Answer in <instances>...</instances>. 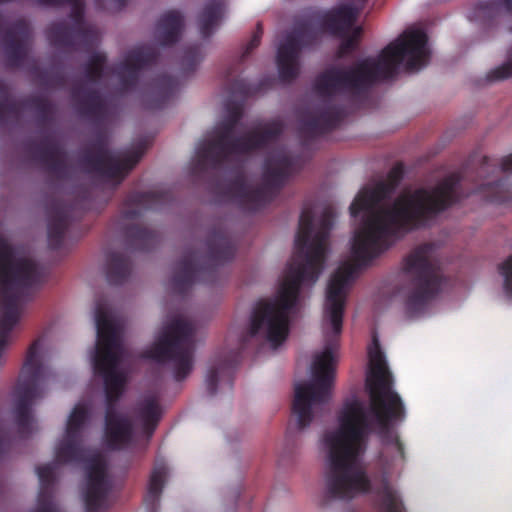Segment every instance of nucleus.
Returning a JSON list of instances; mask_svg holds the SVG:
<instances>
[{
  "label": "nucleus",
  "instance_id": "nucleus-1",
  "mask_svg": "<svg viewBox=\"0 0 512 512\" xmlns=\"http://www.w3.org/2000/svg\"><path fill=\"white\" fill-rule=\"evenodd\" d=\"M404 177L403 164H395L387 181L363 188L350 205V214L365 212L355 232L352 254L356 264L344 263L331 275L323 310L324 350L315 355L311 375H335L336 352L342 333L348 289L357 266H366L387 250L394 238L425 227L439 213L458 201L461 175L451 173L433 188H418L398 196L391 206L381 203L391 197Z\"/></svg>",
  "mask_w": 512,
  "mask_h": 512
},
{
  "label": "nucleus",
  "instance_id": "nucleus-2",
  "mask_svg": "<svg viewBox=\"0 0 512 512\" xmlns=\"http://www.w3.org/2000/svg\"><path fill=\"white\" fill-rule=\"evenodd\" d=\"M334 218V209L330 206L325 207L321 214L319 229L311 239L314 212L310 207L303 208L295 238L296 252L288 264L278 293L274 298L257 302L251 315L250 327L246 334L241 336L238 348L225 355H217L211 363L205 378L210 396L216 395L221 380H226L229 387H232L233 373L248 339L262 332L274 348L287 339L289 316L297 303L301 285L315 284L323 270L326 245Z\"/></svg>",
  "mask_w": 512,
  "mask_h": 512
},
{
  "label": "nucleus",
  "instance_id": "nucleus-3",
  "mask_svg": "<svg viewBox=\"0 0 512 512\" xmlns=\"http://www.w3.org/2000/svg\"><path fill=\"white\" fill-rule=\"evenodd\" d=\"M427 43L428 36L423 30L410 28L388 44L377 58L367 57L347 69L331 67L320 73L314 81V90L325 99V104L318 115L302 122L301 135L315 138L341 124L345 108L332 102L337 94L364 93L376 82L392 79L404 61L409 72L425 67L430 59Z\"/></svg>",
  "mask_w": 512,
  "mask_h": 512
},
{
  "label": "nucleus",
  "instance_id": "nucleus-4",
  "mask_svg": "<svg viewBox=\"0 0 512 512\" xmlns=\"http://www.w3.org/2000/svg\"><path fill=\"white\" fill-rule=\"evenodd\" d=\"M338 422V428L325 433L323 438L328 450L325 497L349 500L371 487L361 458L367 450L373 425L366 403L358 398L344 403Z\"/></svg>",
  "mask_w": 512,
  "mask_h": 512
},
{
  "label": "nucleus",
  "instance_id": "nucleus-5",
  "mask_svg": "<svg viewBox=\"0 0 512 512\" xmlns=\"http://www.w3.org/2000/svg\"><path fill=\"white\" fill-rule=\"evenodd\" d=\"M97 343L92 356L94 374L104 382L106 399L105 440L112 450L128 446L134 437L132 421L116 410L125 385L126 375L119 369L122 361L123 346L117 326L108 311L98 305L95 312Z\"/></svg>",
  "mask_w": 512,
  "mask_h": 512
},
{
  "label": "nucleus",
  "instance_id": "nucleus-6",
  "mask_svg": "<svg viewBox=\"0 0 512 512\" xmlns=\"http://www.w3.org/2000/svg\"><path fill=\"white\" fill-rule=\"evenodd\" d=\"M368 355L366 388L370 398V411L380 427L383 443L393 453L391 465L403 466L406 462L405 447L390 426L393 422L405 419V407L400 395L393 390V377L376 336L373 337V345L369 348Z\"/></svg>",
  "mask_w": 512,
  "mask_h": 512
},
{
  "label": "nucleus",
  "instance_id": "nucleus-7",
  "mask_svg": "<svg viewBox=\"0 0 512 512\" xmlns=\"http://www.w3.org/2000/svg\"><path fill=\"white\" fill-rule=\"evenodd\" d=\"M243 116L239 105L228 108L227 118L218 126L216 137L203 142L196 151L194 169L204 172L208 166L219 168L231 155H247L266 148L275 142L283 132L280 121L266 123L261 129H253L248 133L235 137L234 132Z\"/></svg>",
  "mask_w": 512,
  "mask_h": 512
},
{
  "label": "nucleus",
  "instance_id": "nucleus-8",
  "mask_svg": "<svg viewBox=\"0 0 512 512\" xmlns=\"http://www.w3.org/2000/svg\"><path fill=\"white\" fill-rule=\"evenodd\" d=\"M299 161L285 152H276L266 157L263 167V182L252 187L239 168L235 176L224 185L217 183L215 190L225 199L235 202L245 211L256 212L269 204L280 192L288 178L299 169Z\"/></svg>",
  "mask_w": 512,
  "mask_h": 512
},
{
  "label": "nucleus",
  "instance_id": "nucleus-9",
  "mask_svg": "<svg viewBox=\"0 0 512 512\" xmlns=\"http://www.w3.org/2000/svg\"><path fill=\"white\" fill-rule=\"evenodd\" d=\"M206 247L207 252L204 255L187 250L176 263L171 278L174 293L184 295L195 282H215L220 266L231 261L236 251L230 237L220 228L209 232Z\"/></svg>",
  "mask_w": 512,
  "mask_h": 512
},
{
  "label": "nucleus",
  "instance_id": "nucleus-10",
  "mask_svg": "<svg viewBox=\"0 0 512 512\" xmlns=\"http://www.w3.org/2000/svg\"><path fill=\"white\" fill-rule=\"evenodd\" d=\"M55 457L61 464L86 463L85 510L86 512L106 510L111 481L107 475L106 461L101 454L86 449L82 445V437L65 434L56 447Z\"/></svg>",
  "mask_w": 512,
  "mask_h": 512
},
{
  "label": "nucleus",
  "instance_id": "nucleus-11",
  "mask_svg": "<svg viewBox=\"0 0 512 512\" xmlns=\"http://www.w3.org/2000/svg\"><path fill=\"white\" fill-rule=\"evenodd\" d=\"M195 353V326L181 317L165 326L161 335L144 352V357L167 365L176 381L186 379L193 370Z\"/></svg>",
  "mask_w": 512,
  "mask_h": 512
},
{
  "label": "nucleus",
  "instance_id": "nucleus-12",
  "mask_svg": "<svg viewBox=\"0 0 512 512\" xmlns=\"http://www.w3.org/2000/svg\"><path fill=\"white\" fill-rule=\"evenodd\" d=\"M41 347V339H36L30 345L13 393V412L22 438H27L33 431L32 405L42 396V384L47 376V368L42 363Z\"/></svg>",
  "mask_w": 512,
  "mask_h": 512
},
{
  "label": "nucleus",
  "instance_id": "nucleus-13",
  "mask_svg": "<svg viewBox=\"0 0 512 512\" xmlns=\"http://www.w3.org/2000/svg\"><path fill=\"white\" fill-rule=\"evenodd\" d=\"M433 247L425 243L417 246L404 259V272L409 278L410 291L406 308L410 313L422 311L441 289L442 276L432 259Z\"/></svg>",
  "mask_w": 512,
  "mask_h": 512
},
{
  "label": "nucleus",
  "instance_id": "nucleus-14",
  "mask_svg": "<svg viewBox=\"0 0 512 512\" xmlns=\"http://www.w3.org/2000/svg\"><path fill=\"white\" fill-rule=\"evenodd\" d=\"M144 152L145 147L141 144L121 158L108 149L106 137L98 135L90 147L83 151L80 164L88 172L97 173L103 178L115 180L119 184L137 165Z\"/></svg>",
  "mask_w": 512,
  "mask_h": 512
},
{
  "label": "nucleus",
  "instance_id": "nucleus-15",
  "mask_svg": "<svg viewBox=\"0 0 512 512\" xmlns=\"http://www.w3.org/2000/svg\"><path fill=\"white\" fill-rule=\"evenodd\" d=\"M318 39L317 30L308 20L297 24L279 45L276 56L279 77L290 82L299 73V56L302 48L311 46Z\"/></svg>",
  "mask_w": 512,
  "mask_h": 512
},
{
  "label": "nucleus",
  "instance_id": "nucleus-16",
  "mask_svg": "<svg viewBox=\"0 0 512 512\" xmlns=\"http://www.w3.org/2000/svg\"><path fill=\"white\" fill-rule=\"evenodd\" d=\"M158 50L151 45H140L129 50L125 58L113 67V73L119 79L121 93L136 87L140 72L157 63Z\"/></svg>",
  "mask_w": 512,
  "mask_h": 512
},
{
  "label": "nucleus",
  "instance_id": "nucleus-17",
  "mask_svg": "<svg viewBox=\"0 0 512 512\" xmlns=\"http://www.w3.org/2000/svg\"><path fill=\"white\" fill-rule=\"evenodd\" d=\"M173 197L170 191L132 192L124 203L121 211L123 222H132L140 218L146 210H160L171 203Z\"/></svg>",
  "mask_w": 512,
  "mask_h": 512
},
{
  "label": "nucleus",
  "instance_id": "nucleus-18",
  "mask_svg": "<svg viewBox=\"0 0 512 512\" xmlns=\"http://www.w3.org/2000/svg\"><path fill=\"white\" fill-rule=\"evenodd\" d=\"M33 158L43 164L48 172L58 179H65L69 172L66 153L61 145L51 137L43 138L40 143H30Z\"/></svg>",
  "mask_w": 512,
  "mask_h": 512
},
{
  "label": "nucleus",
  "instance_id": "nucleus-19",
  "mask_svg": "<svg viewBox=\"0 0 512 512\" xmlns=\"http://www.w3.org/2000/svg\"><path fill=\"white\" fill-rule=\"evenodd\" d=\"M359 9L351 5H340L328 11L317 12L313 19L317 21L322 32L335 37H344L354 28Z\"/></svg>",
  "mask_w": 512,
  "mask_h": 512
},
{
  "label": "nucleus",
  "instance_id": "nucleus-20",
  "mask_svg": "<svg viewBox=\"0 0 512 512\" xmlns=\"http://www.w3.org/2000/svg\"><path fill=\"white\" fill-rule=\"evenodd\" d=\"M30 31L24 21H16L4 34L2 46L7 65L20 67L27 56Z\"/></svg>",
  "mask_w": 512,
  "mask_h": 512
},
{
  "label": "nucleus",
  "instance_id": "nucleus-21",
  "mask_svg": "<svg viewBox=\"0 0 512 512\" xmlns=\"http://www.w3.org/2000/svg\"><path fill=\"white\" fill-rule=\"evenodd\" d=\"M73 211V206L59 201L51 205L47 225L48 245L51 249L61 248L65 233L72 225Z\"/></svg>",
  "mask_w": 512,
  "mask_h": 512
},
{
  "label": "nucleus",
  "instance_id": "nucleus-22",
  "mask_svg": "<svg viewBox=\"0 0 512 512\" xmlns=\"http://www.w3.org/2000/svg\"><path fill=\"white\" fill-rule=\"evenodd\" d=\"M72 98L77 102L79 113L85 117L100 120L107 112L106 103L97 89L75 86Z\"/></svg>",
  "mask_w": 512,
  "mask_h": 512
},
{
  "label": "nucleus",
  "instance_id": "nucleus-23",
  "mask_svg": "<svg viewBox=\"0 0 512 512\" xmlns=\"http://www.w3.org/2000/svg\"><path fill=\"white\" fill-rule=\"evenodd\" d=\"M184 26L180 12L172 10L164 13L156 24L155 38L161 46H171L178 42Z\"/></svg>",
  "mask_w": 512,
  "mask_h": 512
},
{
  "label": "nucleus",
  "instance_id": "nucleus-24",
  "mask_svg": "<svg viewBox=\"0 0 512 512\" xmlns=\"http://www.w3.org/2000/svg\"><path fill=\"white\" fill-rule=\"evenodd\" d=\"M134 413L147 439H150L163 413L159 400L155 396L145 397L137 403Z\"/></svg>",
  "mask_w": 512,
  "mask_h": 512
},
{
  "label": "nucleus",
  "instance_id": "nucleus-25",
  "mask_svg": "<svg viewBox=\"0 0 512 512\" xmlns=\"http://www.w3.org/2000/svg\"><path fill=\"white\" fill-rule=\"evenodd\" d=\"M55 469L56 464L54 463H49L37 468L40 489L38 494V507L36 512H59L53 501Z\"/></svg>",
  "mask_w": 512,
  "mask_h": 512
},
{
  "label": "nucleus",
  "instance_id": "nucleus-26",
  "mask_svg": "<svg viewBox=\"0 0 512 512\" xmlns=\"http://www.w3.org/2000/svg\"><path fill=\"white\" fill-rule=\"evenodd\" d=\"M504 14H512V0H484L475 5L470 19L491 25Z\"/></svg>",
  "mask_w": 512,
  "mask_h": 512
},
{
  "label": "nucleus",
  "instance_id": "nucleus-27",
  "mask_svg": "<svg viewBox=\"0 0 512 512\" xmlns=\"http://www.w3.org/2000/svg\"><path fill=\"white\" fill-rule=\"evenodd\" d=\"M226 12L225 0H209L203 7L198 16V25L200 34L203 38H209Z\"/></svg>",
  "mask_w": 512,
  "mask_h": 512
},
{
  "label": "nucleus",
  "instance_id": "nucleus-28",
  "mask_svg": "<svg viewBox=\"0 0 512 512\" xmlns=\"http://www.w3.org/2000/svg\"><path fill=\"white\" fill-rule=\"evenodd\" d=\"M168 475V468L164 463L156 464L151 472L147 492L144 496V505L148 512H156L160 497Z\"/></svg>",
  "mask_w": 512,
  "mask_h": 512
},
{
  "label": "nucleus",
  "instance_id": "nucleus-29",
  "mask_svg": "<svg viewBox=\"0 0 512 512\" xmlns=\"http://www.w3.org/2000/svg\"><path fill=\"white\" fill-rule=\"evenodd\" d=\"M122 230L127 244L137 251H149L159 242V236L155 231L138 225H124Z\"/></svg>",
  "mask_w": 512,
  "mask_h": 512
},
{
  "label": "nucleus",
  "instance_id": "nucleus-30",
  "mask_svg": "<svg viewBox=\"0 0 512 512\" xmlns=\"http://www.w3.org/2000/svg\"><path fill=\"white\" fill-rule=\"evenodd\" d=\"M132 263L130 258L120 252L107 255L106 279L111 285H122L130 277Z\"/></svg>",
  "mask_w": 512,
  "mask_h": 512
},
{
  "label": "nucleus",
  "instance_id": "nucleus-31",
  "mask_svg": "<svg viewBox=\"0 0 512 512\" xmlns=\"http://www.w3.org/2000/svg\"><path fill=\"white\" fill-rule=\"evenodd\" d=\"M178 81L176 78L163 74L153 80V92L150 107L161 109L175 96L178 91Z\"/></svg>",
  "mask_w": 512,
  "mask_h": 512
},
{
  "label": "nucleus",
  "instance_id": "nucleus-32",
  "mask_svg": "<svg viewBox=\"0 0 512 512\" xmlns=\"http://www.w3.org/2000/svg\"><path fill=\"white\" fill-rule=\"evenodd\" d=\"M46 33L52 46L67 50L76 48V26L65 21L57 22L50 25Z\"/></svg>",
  "mask_w": 512,
  "mask_h": 512
},
{
  "label": "nucleus",
  "instance_id": "nucleus-33",
  "mask_svg": "<svg viewBox=\"0 0 512 512\" xmlns=\"http://www.w3.org/2000/svg\"><path fill=\"white\" fill-rule=\"evenodd\" d=\"M474 192L483 194L492 203L503 204L512 199V189L504 178L495 182H483Z\"/></svg>",
  "mask_w": 512,
  "mask_h": 512
},
{
  "label": "nucleus",
  "instance_id": "nucleus-34",
  "mask_svg": "<svg viewBox=\"0 0 512 512\" xmlns=\"http://www.w3.org/2000/svg\"><path fill=\"white\" fill-rule=\"evenodd\" d=\"M376 508L378 512H405L398 492L388 483H385L378 491Z\"/></svg>",
  "mask_w": 512,
  "mask_h": 512
},
{
  "label": "nucleus",
  "instance_id": "nucleus-35",
  "mask_svg": "<svg viewBox=\"0 0 512 512\" xmlns=\"http://www.w3.org/2000/svg\"><path fill=\"white\" fill-rule=\"evenodd\" d=\"M107 57L102 52H94L83 65L85 80L98 84L105 76Z\"/></svg>",
  "mask_w": 512,
  "mask_h": 512
},
{
  "label": "nucleus",
  "instance_id": "nucleus-36",
  "mask_svg": "<svg viewBox=\"0 0 512 512\" xmlns=\"http://www.w3.org/2000/svg\"><path fill=\"white\" fill-rule=\"evenodd\" d=\"M24 106H28L36 112L37 122L40 126H44L52 120L54 106L47 98L40 96L29 98L25 101Z\"/></svg>",
  "mask_w": 512,
  "mask_h": 512
},
{
  "label": "nucleus",
  "instance_id": "nucleus-37",
  "mask_svg": "<svg viewBox=\"0 0 512 512\" xmlns=\"http://www.w3.org/2000/svg\"><path fill=\"white\" fill-rule=\"evenodd\" d=\"M22 105L13 99L7 87L0 83V122L6 118L18 119Z\"/></svg>",
  "mask_w": 512,
  "mask_h": 512
},
{
  "label": "nucleus",
  "instance_id": "nucleus-38",
  "mask_svg": "<svg viewBox=\"0 0 512 512\" xmlns=\"http://www.w3.org/2000/svg\"><path fill=\"white\" fill-rule=\"evenodd\" d=\"M88 416V409L84 405H76L68 418L65 434L82 437V430Z\"/></svg>",
  "mask_w": 512,
  "mask_h": 512
},
{
  "label": "nucleus",
  "instance_id": "nucleus-39",
  "mask_svg": "<svg viewBox=\"0 0 512 512\" xmlns=\"http://www.w3.org/2000/svg\"><path fill=\"white\" fill-rule=\"evenodd\" d=\"M351 30L352 31L348 32L344 37H340L342 41L338 48V57H345L349 55L358 45L359 38L362 34V28L354 27Z\"/></svg>",
  "mask_w": 512,
  "mask_h": 512
},
{
  "label": "nucleus",
  "instance_id": "nucleus-40",
  "mask_svg": "<svg viewBox=\"0 0 512 512\" xmlns=\"http://www.w3.org/2000/svg\"><path fill=\"white\" fill-rule=\"evenodd\" d=\"M202 60L201 47L199 45H192L184 50L181 60L182 70L185 73L193 72L199 62Z\"/></svg>",
  "mask_w": 512,
  "mask_h": 512
},
{
  "label": "nucleus",
  "instance_id": "nucleus-41",
  "mask_svg": "<svg viewBox=\"0 0 512 512\" xmlns=\"http://www.w3.org/2000/svg\"><path fill=\"white\" fill-rule=\"evenodd\" d=\"M491 167L493 172L512 173V153L502 158L499 166L497 163L493 162L490 157H483L480 166V173L488 172Z\"/></svg>",
  "mask_w": 512,
  "mask_h": 512
},
{
  "label": "nucleus",
  "instance_id": "nucleus-42",
  "mask_svg": "<svg viewBox=\"0 0 512 512\" xmlns=\"http://www.w3.org/2000/svg\"><path fill=\"white\" fill-rule=\"evenodd\" d=\"M97 41V33L85 25L76 26V46L80 45L90 49Z\"/></svg>",
  "mask_w": 512,
  "mask_h": 512
},
{
  "label": "nucleus",
  "instance_id": "nucleus-43",
  "mask_svg": "<svg viewBox=\"0 0 512 512\" xmlns=\"http://www.w3.org/2000/svg\"><path fill=\"white\" fill-rule=\"evenodd\" d=\"M510 77H512V53L509 54V60L506 63L492 69L487 74V80L489 82L501 81Z\"/></svg>",
  "mask_w": 512,
  "mask_h": 512
},
{
  "label": "nucleus",
  "instance_id": "nucleus-44",
  "mask_svg": "<svg viewBox=\"0 0 512 512\" xmlns=\"http://www.w3.org/2000/svg\"><path fill=\"white\" fill-rule=\"evenodd\" d=\"M499 272L504 278L505 292L512 297V255L499 266Z\"/></svg>",
  "mask_w": 512,
  "mask_h": 512
},
{
  "label": "nucleus",
  "instance_id": "nucleus-45",
  "mask_svg": "<svg viewBox=\"0 0 512 512\" xmlns=\"http://www.w3.org/2000/svg\"><path fill=\"white\" fill-rule=\"evenodd\" d=\"M67 4H71L70 18L73 20V26L85 25L84 13L85 5L82 0H71Z\"/></svg>",
  "mask_w": 512,
  "mask_h": 512
},
{
  "label": "nucleus",
  "instance_id": "nucleus-46",
  "mask_svg": "<svg viewBox=\"0 0 512 512\" xmlns=\"http://www.w3.org/2000/svg\"><path fill=\"white\" fill-rule=\"evenodd\" d=\"M262 35H263V27H262V24L260 22H258L256 25V29L252 35V38L249 41V43L246 45L245 50L241 56V61H244L252 53V51L259 46Z\"/></svg>",
  "mask_w": 512,
  "mask_h": 512
},
{
  "label": "nucleus",
  "instance_id": "nucleus-47",
  "mask_svg": "<svg viewBox=\"0 0 512 512\" xmlns=\"http://www.w3.org/2000/svg\"><path fill=\"white\" fill-rule=\"evenodd\" d=\"M96 3L102 9L119 11L126 6L127 0H96Z\"/></svg>",
  "mask_w": 512,
  "mask_h": 512
},
{
  "label": "nucleus",
  "instance_id": "nucleus-48",
  "mask_svg": "<svg viewBox=\"0 0 512 512\" xmlns=\"http://www.w3.org/2000/svg\"><path fill=\"white\" fill-rule=\"evenodd\" d=\"M11 446L9 437L5 434H0V458L8 452Z\"/></svg>",
  "mask_w": 512,
  "mask_h": 512
},
{
  "label": "nucleus",
  "instance_id": "nucleus-49",
  "mask_svg": "<svg viewBox=\"0 0 512 512\" xmlns=\"http://www.w3.org/2000/svg\"><path fill=\"white\" fill-rule=\"evenodd\" d=\"M235 90L243 96H248L251 93L250 87L242 80L235 82Z\"/></svg>",
  "mask_w": 512,
  "mask_h": 512
},
{
  "label": "nucleus",
  "instance_id": "nucleus-50",
  "mask_svg": "<svg viewBox=\"0 0 512 512\" xmlns=\"http://www.w3.org/2000/svg\"><path fill=\"white\" fill-rule=\"evenodd\" d=\"M51 86L62 87L65 84V78L63 74L57 73L48 82Z\"/></svg>",
  "mask_w": 512,
  "mask_h": 512
},
{
  "label": "nucleus",
  "instance_id": "nucleus-51",
  "mask_svg": "<svg viewBox=\"0 0 512 512\" xmlns=\"http://www.w3.org/2000/svg\"><path fill=\"white\" fill-rule=\"evenodd\" d=\"M43 5L48 6H62L71 2V0H38Z\"/></svg>",
  "mask_w": 512,
  "mask_h": 512
},
{
  "label": "nucleus",
  "instance_id": "nucleus-52",
  "mask_svg": "<svg viewBox=\"0 0 512 512\" xmlns=\"http://www.w3.org/2000/svg\"><path fill=\"white\" fill-rule=\"evenodd\" d=\"M510 30L512 31V28Z\"/></svg>",
  "mask_w": 512,
  "mask_h": 512
}]
</instances>
